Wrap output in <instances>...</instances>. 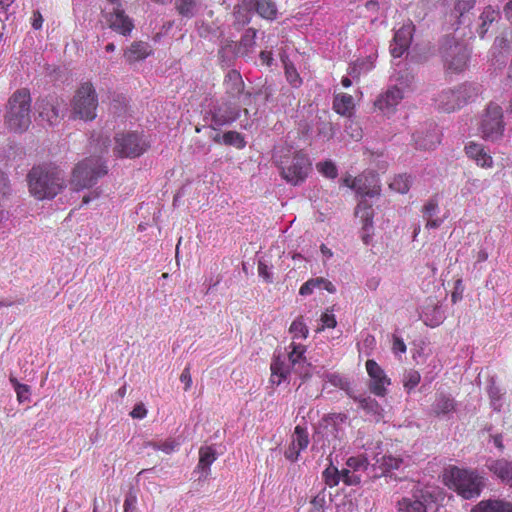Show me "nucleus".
Returning <instances> with one entry per match:
<instances>
[{
  "label": "nucleus",
  "mask_w": 512,
  "mask_h": 512,
  "mask_svg": "<svg viewBox=\"0 0 512 512\" xmlns=\"http://www.w3.org/2000/svg\"><path fill=\"white\" fill-rule=\"evenodd\" d=\"M487 469L503 483L512 481V461L507 459H490L486 463Z\"/></svg>",
  "instance_id": "22"
},
{
  "label": "nucleus",
  "mask_w": 512,
  "mask_h": 512,
  "mask_svg": "<svg viewBox=\"0 0 512 512\" xmlns=\"http://www.w3.org/2000/svg\"><path fill=\"white\" fill-rule=\"evenodd\" d=\"M289 332L292 334L293 339H306L308 337L309 329L304 322L303 316H299L291 323Z\"/></svg>",
  "instance_id": "35"
},
{
  "label": "nucleus",
  "mask_w": 512,
  "mask_h": 512,
  "mask_svg": "<svg viewBox=\"0 0 512 512\" xmlns=\"http://www.w3.org/2000/svg\"><path fill=\"white\" fill-rule=\"evenodd\" d=\"M15 392L19 403H23L30 400V387L27 384L18 385Z\"/></svg>",
  "instance_id": "55"
},
{
  "label": "nucleus",
  "mask_w": 512,
  "mask_h": 512,
  "mask_svg": "<svg viewBox=\"0 0 512 512\" xmlns=\"http://www.w3.org/2000/svg\"><path fill=\"white\" fill-rule=\"evenodd\" d=\"M442 53L445 68L449 73H461L466 69L469 60L466 46L453 40H447Z\"/></svg>",
  "instance_id": "11"
},
{
  "label": "nucleus",
  "mask_w": 512,
  "mask_h": 512,
  "mask_svg": "<svg viewBox=\"0 0 512 512\" xmlns=\"http://www.w3.org/2000/svg\"><path fill=\"white\" fill-rule=\"evenodd\" d=\"M499 16H500L499 10L495 9L491 5H488L484 8V10L482 11V13L479 17V19L481 21V23L477 29V33H478L479 37L484 38L485 34L489 30L490 25L492 23H494L495 21H497Z\"/></svg>",
  "instance_id": "27"
},
{
  "label": "nucleus",
  "mask_w": 512,
  "mask_h": 512,
  "mask_svg": "<svg viewBox=\"0 0 512 512\" xmlns=\"http://www.w3.org/2000/svg\"><path fill=\"white\" fill-rule=\"evenodd\" d=\"M414 28V25L410 23L403 25L395 32L393 43L390 46V52L394 58L401 57L407 51L412 41Z\"/></svg>",
  "instance_id": "19"
},
{
  "label": "nucleus",
  "mask_w": 512,
  "mask_h": 512,
  "mask_svg": "<svg viewBox=\"0 0 512 512\" xmlns=\"http://www.w3.org/2000/svg\"><path fill=\"white\" fill-rule=\"evenodd\" d=\"M223 87L228 100L236 101L243 97V104L251 103V93L245 92V84L239 71L232 69L224 77Z\"/></svg>",
  "instance_id": "12"
},
{
  "label": "nucleus",
  "mask_w": 512,
  "mask_h": 512,
  "mask_svg": "<svg viewBox=\"0 0 512 512\" xmlns=\"http://www.w3.org/2000/svg\"><path fill=\"white\" fill-rule=\"evenodd\" d=\"M258 274L264 279L265 282H272V275L270 273L269 267L262 261H259L258 263Z\"/></svg>",
  "instance_id": "56"
},
{
  "label": "nucleus",
  "mask_w": 512,
  "mask_h": 512,
  "mask_svg": "<svg viewBox=\"0 0 512 512\" xmlns=\"http://www.w3.org/2000/svg\"><path fill=\"white\" fill-rule=\"evenodd\" d=\"M354 99L347 93L335 94L333 99V109L341 116H350L354 110Z\"/></svg>",
  "instance_id": "26"
},
{
  "label": "nucleus",
  "mask_w": 512,
  "mask_h": 512,
  "mask_svg": "<svg viewBox=\"0 0 512 512\" xmlns=\"http://www.w3.org/2000/svg\"><path fill=\"white\" fill-rule=\"evenodd\" d=\"M318 133L325 140H330L335 134L333 124L331 122H322L318 128Z\"/></svg>",
  "instance_id": "53"
},
{
  "label": "nucleus",
  "mask_w": 512,
  "mask_h": 512,
  "mask_svg": "<svg viewBox=\"0 0 512 512\" xmlns=\"http://www.w3.org/2000/svg\"><path fill=\"white\" fill-rule=\"evenodd\" d=\"M505 131L503 110L498 104L490 103L481 117L479 132L486 141H499Z\"/></svg>",
  "instance_id": "8"
},
{
  "label": "nucleus",
  "mask_w": 512,
  "mask_h": 512,
  "mask_svg": "<svg viewBox=\"0 0 512 512\" xmlns=\"http://www.w3.org/2000/svg\"><path fill=\"white\" fill-rule=\"evenodd\" d=\"M29 192L38 200L52 199L65 184L63 172L56 166L43 164L34 166L27 175Z\"/></svg>",
  "instance_id": "1"
},
{
  "label": "nucleus",
  "mask_w": 512,
  "mask_h": 512,
  "mask_svg": "<svg viewBox=\"0 0 512 512\" xmlns=\"http://www.w3.org/2000/svg\"><path fill=\"white\" fill-rule=\"evenodd\" d=\"M392 349L394 352L405 353L407 348L404 341L400 337L394 335Z\"/></svg>",
  "instance_id": "62"
},
{
  "label": "nucleus",
  "mask_w": 512,
  "mask_h": 512,
  "mask_svg": "<svg viewBox=\"0 0 512 512\" xmlns=\"http://www.w3.org/2000/svg\"><path fill=\"white\" fill-rule=\"evenodd\" d=\"M470 512H512V503L501 499L481 500Z\"/></svg>",
  "instance_id": "25"
},
{
  "label": "nucleus",
  "mask_w": 512,
  "mask_h": 512,
  "mask_svg": "<svg viewBox=\"0 0 512 512\" xmlns=\"http://www.w3.org/2000/svg\"><path fill=\"white\" fill-rule=\"evenodd\" d=\"M426 220H427L426 228H428V229L438 228L442 224V222H443L442 219H440V218H433V217L426 218Z\"/></svg>",
  "instance_id": "64"
},
{
  "label": "nucleus",
  "mask_w": 512,
  "mask_h": 512,
  "mask_svg": "<svg viewBox=\"0 0 512 512\" xmlns=\"http://www.w3.org/2000/svg\"><path fill=\"white\" fill-rule=\"evenodd\" d=\"M257 30L248 28L241 37L238 45V53L242 56H248L254 51L256 45Z\"/></svg>",
  "instance_id": "29"
},
{
  "label": "nucleus",
  "mask_w": 512,
  "mask_h": 512,
  "mask_svg": "<svg viewBox=\"0 0 512 512\" xmlns=\"http://www.w3.org/2000/svg\"><path fill=\"white\" fill-rule=\"evenodd\" d=\"M445 484L464 499L480 496L485 479L476 470L451 467L445 473Z\"/></svg>",
  "instance_id": "4"
},
{
  "label": "nucleus",
  "mask_w": 512,
  "mask_h": 512,
  "mask_svg": "<svg viewBox=\"0 0 512 512\" xmlns=\"http://www.w3.org/2000/svg\"><path fill=\"white\" fill-rule=\"evenodd\" d=\"M148 446L154 450H160L166 454H170L178 446V443L173 439H167L164 442H149Z\"/></svg>",
  "instance_id": "48"
},
{
  "label": "nucleus",
  "mask_w": 512,
  "mask_h": 512,
  "mask_svg": "<svg viewBox=\"0 0 512 512\" xmlns=\"http://www.w3.org/2000/svg\"><path fill=\"white\" fill-rule=\"evenodd\" d=\"M216 460V452L210 447H201L199 450L198 468L201 470H209L212 463Z\"/></svg>",
  "instance_id": "34"
},
{
  "label": "nucleus",
  "mask_w": 512,
  "mask_h": 512,
  "mask_svg": "<svg viewBox=\"0 0 512 512\" xmlns=\"http://www.w3.org/2000/svg\"><path fill=\"white\" fill-rule=\"evenodd\" d=\"M149 147L147 141L138 133H119L115 136L114 152L122 158L141 156Z\"/></svg>",
  "instance_id": "10"
},
{
  "label": "nucleus",
  "mask_w": 512,
  "mask_h": 512,
  "mask_svg": "<svg viewBox=\"0 0 512 512\" xmlns=\"http://www.w3.org/2000/svg\"><path fill=\"white\" fill-rule=\"evenodd\" d=\"M317 169L321 174L330 179H334L338 175L337 167L332 161L318 163Z\"/></svg>",
  "instance_id": "46"
},
{
  "label": "nucleus",
  "mask_w": 512,
  "mask_h": 512,
  "mask_svg": "<svg viewBox=\"0 0 512 512\" xmlns=\"http://www.w3.org/2000/svg\"><path fill=\"white\" fill-rule=\"evenodd\" d=\"M340 481H342L347 486H354L360 484L361 477L350 468L342 469L340 471Z\"/></svg>",
  "instance_id": "45"
},
{
  "label": "nucleus",
  "mask_w": 512,
  "mask_h": 512,
  "mask_svg": "<svg viewBox=\"0 0 512 512\" xmlns=\"http://www.w3.org/2000/svg\"><path fill=\"white\" fill-rule=\"evenodd\" d=\"M464 151L467 157L473 160L477 166L485 169L493 167V158L482 144L470 141L465 145Z\"/></svg>",
  "instance_id": "20"
},
{
  "label": "nucleus",
  "mask_w": 512,
  "mask_h": 512,
  "mask_svg": "<svg viewBox=\"0 0 512 512\" xmlns=\"http://www.w3.org/2000/svg\"><path fill=\"white\" fill-rule=\"evenodd\" d=\"M364 411L374 416L375 421H380L383 418V408L381 405L371 397H356L354 398Z\"/></svg>",
  "instance_id": "30"
},
{
  "label": "nucleus",
  "mask_w": 512,
  "mask_h": 512,
  "mask_svg": "<svg viewBox=\"0 0 512 512\" xmlns=\"http://www.w3.org/2000/svg\"><path fill=\"white\" fill-rule=\"evenodd\" d=\"M301 450H297V447L292 443L285 450V457L290 461H296L300 455Z\"/></svg>",
  "instance_id": "60"
},
{
  "label": "nucleus",
  "mask_w": 512,
  "mask_h": 512,
  "mask_svg": "<svg viewBox=\"0 0 512 512\" xmlns=\"http://www.w3.org/2000/svg\"><path fill=\"white\" fill-rule=\"evenodd\" d=\"M356 214L359 215L363 223L362 230H373V208L370 204L362 202L356 208Z\"/></svg>",
  "instance_id": "33"
},
{
  "label": "nucleus",
  "mask_w": 512,
  "mask_h": 512,
  "mask_svg": "<svg viewBox=\"0 0 512 512\" xmlns=\"http://www.w3.org/2000/svg\"><path fill=\"white\" fill-rule=\"evenodd\" d=\"M63 101L55 96H48L37 102L39 117L49 125H55L59 122Z\"/></svg>",
  "instance_id": "15"
},
{
  "label": "nucleus",
  "mask_w": 512,
  "mask_h": 512,
  "mask_svg": "<svg viewBox=\"0 0 512 512\" xmlns=\"http://www.w3.org/2000/svg\"><path fill=\"white\" fill-rule=\"evenodd\" d=\"M420 373L416 370H409L404 374L403 386L406 391L411 392L420 382Z\"/></svg>",
  "instance_id": "43"
},
{
  "label": "nucleus",
  "mask_w": 512,
  "mask_h": 512,
  "mask_svg": "<svg viewBox=\"0 0 512 512\" xmlns=\"http://www.w3.org/2000/svg\"><path fill=\"white\" fill-rule=\"evenodd\" d=\"M270 381L272 384L280 385L282 382L287 380L291 371H293L291 365L286 361L283 355H274L270 364Z\"/></svg>",
  "instance_id": "21"
},
{
  "label": "nucleus",
  "mask_w": 512,
  "mask_h": 512,
  "mask_svg": "<svg viewBox=\"0 0 512 512\" xmlns=\"http://www.w3.org/2000/svg\"><path fill=\"white\" fill-rule=\"evenodd\" d=\"M180 381L182 383H184V390L185 391H188L190 390L191 386H192V377H191V373H190V367L187 366L183 369L181 375H180Z\"/></svg>",
  "instance_id": "57"
},
{
  "label": "nucleus",
  "mask_w": 512,
  "mask_h": 512,
  "mask_svg": "<svg viewBox=\"0 0 512 512\" xmlns=\"http://www.w3.org/2000/svg\"><path fill=\"white\" fill-rule=\"evenodd\" d=\"M368 464L369 463L367 458L362 455L349 457L346 461L347 467L353 470L354 472L361 469L366 470Z\"/></svg>",
  "instance_id": "47"
},
{
  "label": "nucleus",
  "mask_w": 512,
  "mask_h": 512,
  "mask_svg": "<svg viewBox=\"0 0 512 512\" xmlns=\"http://www.w3.org/2000/svg\"><path fill=\"white\" fill-rule=\"evenodd\" d=\"M198 0H176L175 8L177 12L186 18H192L195 15Z\"/></svg>",
  "instance_id": "36"
},
{
  "label": "nucleus",
  "mask_w": 512,
  "mask_h": 512,
  "mask_svg": "<svg viewBox=\"0 0 512 512\" xmlns=\"http://www.w3.org/2000/svg\"><path fill=\"white\" fill-rule=\"evenodd\" d=\"M415 145L418 149L430 150L436 146L438 138L436 134L430 133L425 138H422L419 134L414 135Z\"/></svg>",
  "instance_id": "42"
},
{
  "label": "nucleus",
  "mask_w": 512,
  "mask_h": 512,
  "mask_svg": "<svg viewBox=\"0 0 512 512\" xmlns=\"http://www.w3.org/2000/svg\"><path fill=\"white\" fill-rule=\"evenodd\" d=\"M325 503H326L325 494L323 492L317 494L310 501L311 508H310L309 512H324L325 511L324 510Z\"/></svg>",
  "instance_id": "51"
},
{
  "label": "nucleus",
  "mask_w": 512,
  "mask_h": 512,
  "mask_svg": "<svg viewBox=\"0 0 512 512\" xmlns=\"http://www.w3.org/2000/svg\"><path fill=\"white\" fill-rule=\"evenodd\" d=\"M107 174V167L99 156H91L79 162L72 172L71 185L75 190L93 186Z\"/></svg>",
  "instance_id": "5"
},
{
  "label": "nucleus",
  "mask_w": 512,
  "mask_h": 512,
  "mask_svg": "<svg viewBox=\"0 0 512 512\" xmlns=\"http://www.w3.org/2000/svg\"><path fill=\"white\" fill-rule=\"evenodd\" d=\"M398 512H436L437 499L428 490H414L410 496L401 498L396 505Z\"/></svg>",
  "instance_id": "9"
},
{
  "label": "nucleus",
  "mask_w": 512,
  "mask_h": 512,
  "mask_svg": "<svg viewBox=\"0 0 512 512\" xmlns=\"http://www.w3.org/2000/svg\"><path fill=\"white\" fill-rule=\"evenodd\" d=\"M321 321V327L317 329L318 332L323 331L326 328H335L337 325L336 317L335 315L330 312L329 310H326L320 318Z\"/></svg>",
  "instance_id": "50"
},
{
  "label": "nucleus",
  "mask_w": 512,
  "mask_h": 512,
  "mask_svg": "<svg viewBox=\"0 0 512 512\" xmlns=\"http://www.w3.org/2000/svg\"><path fill=\"white\" fill-rule=\"evenodd\" d=\"M222 141L227 146H234L237 149H243L246 141L243 135L237 131H227L222 135Z\"/></svg>",
  "instance_id": "40"
},
{
  "label": "nucleus",
  "mask_w": 512,
  "mask_h": 512,
  "mask_svg": "<svg viewBox=\"0 0 512 512\" xmlns=\"http://www.w3.org/2000/svg\"><path fill=\"white\" fill-rule=\"evenodd\" d=\"M153 49L151 45L144 41H135L125 50L124 58L129 64L142 61L152 55Z\"/></svg>",
  "instance_id": "23"
},
{
  "label": "nucleus",
  "mask_w": 512,
  "mask_h": 512,
  "mask_svg": "<svg viewBox=\"0 0 512 512\" xmlns=\"http://www.w3.org/2000/svg\"><path fill=\"white\" fill-rule=\"evenodd\" d=\"M362 181L357 183L355 192L360 196L375 197L381 192V186L376 175L370 173L368 175H360Z\"/></svg>",
  "instance_id": "24"
},
{
  "label": "nucleus",
  "mask_w": 512,
  "mask_h": 512,
  "mask_svg": "<svg viewBox=\"0 0 512 512\" xmlns=\"http://www.w3.org/2000/svg\"><path fill=\"white\" fill-rule=\"evenodd\" d=\"M312 279H313L315 288L326 290L329 293L336 292L335 285L328 279L323 278V277H317V278H312Z\"/></svg>",
  "instance_id": "52"
},
{
  "label": "nucleus",
  "mask_w": 512,
  "mask_h": 512,
  "mask_svg": "<svg viewBox=\"0 0 512 512\" xmlns=\"http://www.w3.org/2000/svg\"><path fill=\"white\" fill-rule=\"evenodd\" d=\"M325 484L329 487H335L340 482V471L338 468L330 464L322 473Z\"/></svg>",
  "instance_id": "41"
},
{
  "label": "nucleus",
  "mask_w": 512,
  "mask_h": 512,
  "mask_svg": "<svg viewBox=\"0 0 512 512\" xmlns=\"http://www.w3.org/2000/svg\"><path fill=\"white\" fill-rule=\"evenodd\" d=\"M476 0H455L453 13L459 18L475 6Z\"/></svg>",
  "instance_id": "44"
},
{
  "label": "nucleus",
  "mask_w": 512,
  "mask_h": 512,
  "mask_svg": "<svg viewBox=\"0 0 512 512\" xmlns=\"http://www.w3.org/2000/svg\"><path fill=\"white\" fill-rule=\"evenodd\" d=\"M365 366L370 377L369 390L378 397H384L387 394V386L391 384L390 378L375 360L368 359Z\"/></svg>",
  "instance_id": "13"
},
{
  "label": "nucleus",
  "mask_w": 512,
  "mask_h": 512,
  "mask_svg": "<svg viewBox=\"0 0 512 512\" xmlns=\"http://www.w3.org/2000/svg\"><path fill=\"white\" fill-rule=\"evenodd\" d=\"M315 289L313 279H309L304 284L301 285L299 289V294L302 296H307L313 293Z\"/></svg>",
  "instance_id": "61"
},
{
  "label": "nucleus",
  "mask_w": 512,
  "mask_h": 512,
  "mask_svg": "<svg viewBox=\"0 0 512 512\" xmlns=\"http://www.w3.org/2000/svg\"><path fill=\"white\" fill-rule=\"evenodd\" d=\"M288 363L291 365L293 371L300 377H305L309 374L310 364L305 357L306 347L302 344L290 343L288 347Z\"/></svg>",
  "instance_id": "17"
},
{
  "label": "nucleus",
  "mask_w": 512,
  "mask_h": 512,
  "mask_svg": "<svg viewBox=\"0 0 512 512\" xmlns=\"http://www.w3.org/2000/svg\"><path fill=\"white\" fill-rule=\"evenodd\" d=\"M137 497L134 493L130 492L126 495L123 509L124 512H136Z\"/></svg>",
  "instance_id": "54"
},
{
  "label": "nucleus",
  "mask_w": 512,
  "mask_h": 512,
  "mask_svg": "<svg viewBox=\"0 0 512 512\" xmlns=\"http://www.w3.org/2000/svg\"><path fill=\"white\" fill-rule=\"evenodd\" d=\"M403 97V91L397 86H392L377 97L374 105L384 115H391L395 112Z\"/></svg>",
  "instance_id": "16"
},
{
  "label": "nucleus",
  "mask_w": 512,
  "mask_h": 512,
  "mask_svg": "<svg viewBox=\"0 0 512 512\" xmlns=\"http://www.w3.org/2000/svg\"><path fill=\"white\" fill-rule=\"evenodd\" d=\"M255 10L263 19L273 21L277 17V7L272 0H256Z\"/></svg>",
  "instance_id": "31"
},
{
  "label": "nucleus",
  "mask_w": 512,
  "mask_h": 512,
  "mask_svg": "<svg viewBox=\"0 0 512 512\" xmlns=\"http://www.w3.org/2000/svg\"><path fill=\"white\" fill-rule=\"evenodd\" d=\"M292 444L297 447V450H305L309 444V436L306 428L297 425L294 429L292 436Z\"/></svg>",
  "instance_id": "38"
},
{
  "label": "nucleus",
  "mask_w": 512,
  "mask_h": 512,
  "mask_svg": "<svg viewBox=\"0 0 512 512\" xmlns=\"http://www.w3.org/2000/svg\"><path fill=\"white\" fill-rule=\"evenodd\" d=\"M72 115L85 121L96 118L98 96L92 83L85 82L76 90L71 102Z\"/></svg>",
  "instance_id": "7"
},
{
  "label": "nucleus",
  "mask_w": 512,
  "mask_h": 512,
  "mask_svg": "<svg viewBox=\"0 0 512 512\" xmlns=\"http://www.w3.org/2000/svg\"><path fill=\"white\" fill-rule=\"evenodd\" d=\"M106 20L113 31L123 36H129L134 29L132 19L119 6L108 13Z\"/></svg>",
  "instance_id": "18"
},
{
  "label": "nucleus",
  "mask_w": 512,
  "mask_h": 512,
  "mask_svg": "<svg viewBox=\"0 0 512 512\" xmlns=\"http://www.w3.org/2000/svg\"><path fill=\"white\" fill-rule=\"evenodd\" d=\"M402 463L403 459L401 457L393 455H383L380 458H376L375 461V464L379 466L383 474L399 469Z\"/></svg>",
  "instance_id": "32"
},
{
  "label": "nucleus",
  "mask_w": 512,
  "mask_h": 512,
  "mask_svg": "<svg viewBox=\"0 0 512 512\" xmlns=\"http://www.w3.org/2000/svg\"><path fill=\"white\" fill-rule=\"evenodd\" d=\"M284 70L286 80L289 82V84L293 88H299L303 81L294 64L290 61H284Z\"/></svg>",
  "instance_id": "39"
},
{
  "label": "nucleus",
  "mask_w": 512,
  "mask_h": 512,
  "mask_svg": "<svg viewBox=\"0 0 512 512\" xmlns=\"http://www.w3.org/2000/svg\"><path fill=\"white\" fill-rule=\"evenodd\" d=\"M273 158L281 177L292 186L304 183L312 171L309 156L301 150L282 149Z\"/></svg>",
  "instance_id": "2"
},
{
  "label": "nucleus",
  "mask_w": 512,
  "mask_h": 512,
  "mask_svg": "<svg viewBox=\"0 0 512 512\" xmlns=\"http://www.w3.org/2000/svg\"><path fill=\"white\" fill-rule=\"evenodd\" d=\"M410 186L411 179L407 174H399L395 176L389 184L390 189L401 194L407 193L410 189Z\"/></svg>",
  "instance_id": "37"
},
{
  "label": "nucleus",
  "mask_w": 512,
  "mask_h": 512,
  "mask_svg": "<svg viewBox=\"0 0 512 512\" xmlns=\"http://www.w3.org/2000/svg\"><path fill=\"white\" fill-rule=\"evenodd\" d=\"M147 415V409L143 403L136 404L130 412V416L134 419H143Z\"/></svg>",
  "instance_id": "58"
},
{
  "label": "nucleus",
  "mask_w": 512,
  "mask_h": 512,
  "mask_svg": "<svg viewBox=\"0 0 512 512\" xmlns=\"http://www.w3.org/2000/svg\"><path fill=\"white\" fill-rule=\"evenodd\" d=\"M31 94L29 89H17L5 105L4 124L14 133H23L31 125Z\"/></svg>",
  "instance_id": "3"
},
{
  "label": "nucleus",
  "mask_w": 512,
  "mask_h": 512,
  "mask_svg": "<svg viewBox=\"0 0 512 512\" xmlns=\"http://www.w3.org/2000/svg\"><path fill=\"white\" fill-rule=\"evenodd\" d=\"M43 24V17L39 11L33 12L32 27L36 30L40 29Z\"/></svg>",
  "instance_id": "63"
},
{
  "label": "nucleus",
  "mask_w": 512,
  "mask_h": 512,
  "mask_svg": "<svg viewBox=\"0 0 512 512\" xmlns=\"http://www.w3.org/2000/svg\"><path fill=\"white\" fill-rule=\"evenodd\" d=\"M361 181H362V178H359V176L353 177L351 175H346L342 179V185H344L350 189H353L355 191L357 183H359Z\"/></svg>",
  "instance_id": "59"
},
{
  "label": "nucleus",
  "mask_w": 512,
  "mask_h": 512,
  "mask_svg": "<svg viewBox=\"0 0 512 512\" xmlns=\"http://www.w3.org/2000/svg\"><path fill=\"white\" fill-rule=\"evenodd\" d=\"M456 403L453 398L440 394L432 406L435 416H444L455 411Z\"/></svg>",
  "instance_id": "28"
},
{
  "label": "nucleus",
  "mask_w": 512,
  "mask_h": 512,
  "mask_svg": "<svg viewBox=\"0 0 512 512\" xmlns=\"http://www.w3.org/2000/svg\"><path fill=\"white\" fill-rule=\"evenodd\" d=\"M241 114V109L233 101H225L217 105L211 112L213 129L235 122Z\"/></svg>",
  "instance_id": "14"
},
{
  "label": "nucleus",
  "mask_w": 512,
  "mask_h": 512,
  "mask_svg": "<svg viewBox=\"0 0 512 512\" xmlns=\"http://www.w3.org/2000/svg\"><path fill=\"white\" fill-rule=\"evenodd\" d=\"M439 209V201L436 196L430 198L422 207V213L425 218L435 216Z\"/></svg>",
  "instance_id": "49"
},
{
  "label": "nucleus",
  "mask_w": 512,
  "mask_h": 512,
  "mask_svg": "<svg viewBox=\"0 0 512 512\" xmlns=\"http://www.w3.org/2000/svg\"><path fill=\"white\" fill-rule=\"evenodd\" d=\"M479 89L471 83H463L456 88L444 89L439 93L435 102L439 110L447 113L460 109L470 99L478 95Z\"/></svg>",
  "instance_id": "6"
}]
</instances>
